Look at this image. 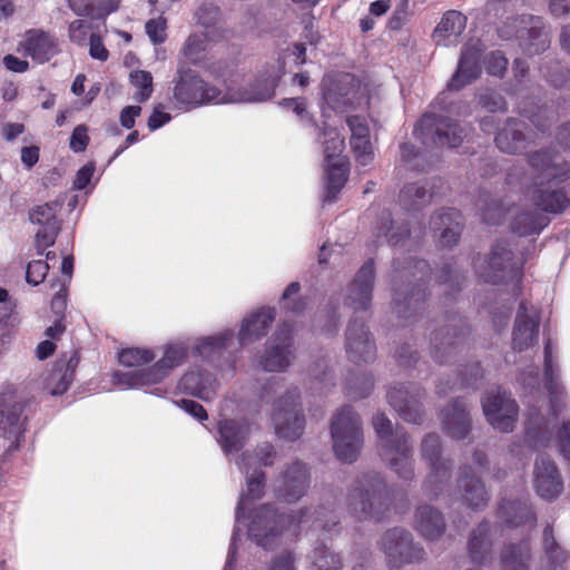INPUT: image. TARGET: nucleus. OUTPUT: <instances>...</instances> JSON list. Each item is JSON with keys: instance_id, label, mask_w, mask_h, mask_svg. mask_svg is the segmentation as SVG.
<instances>
[{"instance_id": "f257e3e1", "label": "nucleus", "mask_w": 570, "mask_h": 570, "mask_svg": "<svg viewBox=\"0 0 570 570\" xmlns=\"http://www.w3.org/2000/svg\"><path fill=\"white\" fill-rule=\"evenodd\" d=\"M274 460L275 451L273 445L268 443L261 445L255 455L244 452L235 459L236 465L246 478V492L239 497L236 522L247 527L249 538L258 546L267 548L275 542L277 537L286 529V525L304 527L311 523L314 529L322 528L326 530L335 525L337 523L336 517L324 507L313 511L303 510L297 518H294L292 515H278L272 505L263 504L245 517L244 511L264 493L265 474L259 470V466L272 465Z\"/></svg>"}, {"instance_id": "f03ea898", "label": "nucleus", "mask_w": 570, "mask_h": 570, "mask_svg": "<svg viewBox=\"0 0 570 570\" xmlns=\"http://www.w3.org/2000/svg\"><path fill=\"white\" fill-rule=\"evenodd\" d=\"M353 78L344 75L338 79L324 80L322 116L324 126L320 142L324 149V169L326 174V202H334L336 195L347 180L348 161L343 151L345 149L344 137L336 127L337 121H331L328 110L343 112L353 106L354 91Z\"/></svg>"}, {"instance_id": "7ed1b4c3", "label": "nucleus", "mask_w": 570, "mask_h": 570, "mask_svg": "<svg viewBox=\"0 0 570 570\" xmlns=\"http://www.w3.org/2000/svg\"><path fill=\"white\" fill-rule=\"evenodd\" d=\"M543 354L544 386L549 393V409L547 415L537 409L529 411L525 434L529 441L541 446L554 440L561 455L570 461V419H559V414L566 407L567 394L560 381L559 366L550 341L546 343Z\"/></svg>"}, {"instance_id": "20e7f679", "label": "nucleus", "mask_w": 570, "mask_h": 570, "mask_svg": "<svg viewBox=\"0 0 570 570\" xmlns=\"http://www.w3.org/2000/svg\"><path fill=\"white\" fill-rule=\"evenodd\" d=\"M285 72L282 60L273 62L249 87L222 92L206 83L191 71L180 73L174 88L175 100L188 108L206 104L261 102L273 97L275 88Z\"/></svg>"}, {"instance_id": "39448f33", "label": "nucleus", "mask_w": 570, "mask_h": 570, "mask_svg": "<svg viewBox=\"0 0 570 570\" xmlns=\"http://www.w3.org/2000/svg\"><path fill=\"white\" fill-rule=\"evenodd\" d=\"M529 163L534 177L528 189V195L544 212H562L568 206L569 200L564 193L553 188L551 183L568 177L570 175V164L564 163L559 155L552 154L550 150L531 154Z\"/></svg>"}, {"instance_id": "423d86ee", "label": "nucleus", "mask_w": 570, "mask_h": 570, "mask_svg": "<svg viewBox=\"0 0 570 570\" xmlns=\"http://www.w3.org/2000/svg\"><path fill=\"white\" fill-rule=\"evenodd\" d=\"M188 356V348L179 342L168 343L161 357L151 366L129 372H116L112 382L119 390L142 389L156 396H164L167 390L160 383L180 366Z\"/></svg>"}, {"instance_id": "0eeeda50", "label": "nucleus", "mask_w": 570, "mask_h": 570, "mask_svg": "<svg viewBox=\"0 0 570 570\" xmlns=\"http://www.w3.org/2000/svg\"><path fill=\"white\" fill-rule=\"evenodd\" d=\"M387 495L383 480L376 473L356 479L346 495V509L358 520L380 518L386 509Z\"/></svg>"}, {"instance_id": "6e6552de", "label": "nucleus", "mask_w": 570, "mask_h": 570, "mask_svg": "<svg viewBox=\"0 0 570 570\" xmlns=\"http://www.w3.org/2000/svg\"><path fill=\"white\" fill-rule=\"evenodd\" d=\"M373 428L380 439V455L390 468L402 479L413 476L412 449L406 435L396 430L393 432L391 421L382 413L373 417Z\"/></svg>"}, {"instance_id": "1a4fd4ad", "label": "nucleus", "mask_w": 570, "mask_h": 570, "mask_svg": "<svg viewBox=\"0 0 570 570\" xmlns=\"http://www.w3.org/2000/svg\"><path fill=\"white\" fill-rule=\"evenodd\" d=\"M333 449L338 460L351 463L356 460L363 444L358 415L348 406L342 407L331 423Z\"/></svg>"}, {"instance_id": "9d476101", "label": "nucleus", "mask_w": 570, "mask_h": 570, "mask_svg": "<svg viewBox=\"0 0 570 570\" xmlns=\"http://www.w3.org/2000/svg\"><path fill=\"white\" fill-rule=\"evenodd\" d=\"M415 138L426 148L459 146L465 131L455 121L448 117L424 115L413 131Z\"/></svg>"}, {"instance_id": "9b49d317", "label": "nucleus", "mask_w": 570, "mask_h": 570, "mask_svg": "<svg viewBox=\"0 0 570 570\" xmlns=\"http://www.w3.org/2000/svg\"><path fill=\"white\" fill-rule=\"evenodd\" d=\"M472 460V465H465L460 470L458 489L450 495H453L455 500H461L469 508L482 509L489 501V494L478 474L485 468L487 455L478 451L473 454Z\"/></svg>"}, {"instance_id": "f8f14e48", "label": "nucleus", "mask_w": 570, "mask_h": 570, "mask_svg": "<svg viewBox=\"0 0 570 570\" xmlns=\"http://www.w3.org/2000/svg\"><path fill=\"white\" fill-rule=\"evenodd\" d=\"M381 550L385 554L386 563L391 569H400L410 563L421 562L425 551L413 543L412 535L401 529H393L384 533L381 540Z\"/></svg>"}, {"instance_id": "ddd939ff", "label": "nucleus", "mask_w": 570, "mask_h": 570, "mask_svg": "<svg viewBox=\"0 0 570 570\" xmlns=\"http://www.w3.org/2000/svg\"><path fill=\"white\" fill-rule=\"evenodd\" d=\"M298 391L293 389L274 404L273 422L276 434L285 440H296L304 431L305 419L298 407Z\"/></svg>"}, {"instance_id": "4468645a", "label": "nucleus", "mask_w": 570, "mask_h": 570, "mask_svg": "<svg viewBox=\"0 0 570 570\" xmlns=\"http://www.w3.org/2000/svg\"><path fill=\"white\" fill-rule=\"evenodd\" d=\"M482 409L488 422L501 432H511L518 419V404L500 387L487 392Z\"/></svg>"}, {"instance_id": "2eb2a0df", "label": "nucleus", "mask_w": 570, "mask_h": 570, "mask_svg": "<svg viewBox=\"0 0 570 570\" xmlns=\"http://www.w3.org/2000/svg\"><path fill=\"white\" fill-rule=\"evenodd\" d=\"M481 276L490 283L512 281L518 284L522 273L519 263L513 259V254L507 244H497L487 261L485 268L481 272Z\"/></svg>"}, {"instance_id": "dca6fc26", "label": "nucleus", "mask_w": 570, "mask_h": 570, "mask_svg": "<svg viewBox=\"0 0 570 570\" xmlns=\"http://www.w3.org/2000/svg\"><path fill=\"white\" fill-rule=\"evenodd\" d=\"M22 407L20 399L13 391L0 394V431L11 441L10 449H17L23 438Z\"/></svg>"}, {"instance_id": "f3484780", "label": "nucleus", "mask_w": 570, "mask_h": 570, "mask_svg": "<svg viewBox=\"0 0 570 570\" xmlns=\"http://www.w3.org/2000/svg\"><path fill=\"white\" fill-rule=\"evenodd\" d=\"M422 456L431 465V472L425 482V489L431 495L438 497L449 479L450 466L441 456L440 439L436 434H429L423 440Z\"/></svg>"}, {"instance_id": "a211bd4d", "label": "nucleus", "mask_w": 570, "mask_h": 570, "mask_svg": "<svg viewBox=\"0 0 570 570\" xmlns=\"http://www.w3.org/2000/svg\"><path fill=\"white\" fill-rule=\"evenodd\" d=\"M514 35L518 39L524 41L527 50L530 53H538L548 47L547 35L542 29V22L539 17L522 16L515 18L511 24L501 30V36L509 38Z\"/></svg>"}, {"instance_id": "6ab92c4d", "label": "nucleus", "mask_w": 570, "mask_h": 570, "mask_svg": "<svg viewBox=\"0 0 570 570\" xmlns=\"http://www.w3.org/2000/svg\"><path fill=\"white\" fill-rule=\"evenodd\" d=\"M220 387L217 377L206 366L190 367L178 381L177 389L206 402L216 397Z\"/></svg>"}, {"instance_id": "aec40b11", "label": "nucleus", "mask_w": 570, "mask_h": 570, "mask_svg": "<svg viewBox=\"0 0 570 570\" xmlns=\"http://www.w3.org/2000/svg\"><path fill=\"white\" fill-rule=\"evenodd\" d=\"M540 317L538 309L521 302L512 331V348L522 352L533 346L539 335Z\"/></svg>"}, {"instance_id": "412c9836", "label": "nucleus", "mask_w": 570, "mask_h": 570, "mask_svg": "<svg viewBox=\"0 0 570 570\" xmlns=\"http://www.w3.org/2000/svg\"><path fill=\"white\" fill-rule=\"evenodd\" d=\"M18 51L24 57H30L37 63H45L59 51L58 39L41 29H30L24 32L19 43Z\"/></svg>"}, {"instance_id": "4be33fe9", "label": "nucleus", "mask_w": 570, "mask_h": 570, "mask_svg": "<svg viewBox=\"0 0 570 570\" xmlns=\"http://www.w3.org/2000/svg\"><path fill=\"white\" fill-rule=\"evenodd\" d=\"M345 350L354 363L371 362L375 357V344L364 323L358 320L350 322L345 333Z\"/></svg>"}, {"instance_id": "5701e85b", "label": "nucleus", "mask_w": 570, "mask_h": 570, "mask_svg": "<svg viewBox=\"0 0 570 570\" xmlns=\"http://www.w3.org/2000/svg\"><path fill=\"white\" fill-rule=\"evenodd\" d=\"M292 358L289 330L287 325H283L274 334L266 355L259 361V366L266 372H283L289 366Z\"/></svg>"}, {"instance_id": "b1692460", "label": "nucleus", "mask_w": 570, "mask_h": 570, "mask_svg": "<svg viewBox=\"0 0 570 570\" xmlns=\"http://www.w3.org/2000/svg\"><path fill=\"white\" fill-rule=\"evenodd\" d=\"M533 484L537 493L546 500L556 499L561 494L563 483L552 460L543 455L535 460Z\"/></svg>"}, {"instance_id": "393cba45", "label": "nucleus", "mask_w": 570, "mask_h": 570, "mask_svg": "<svg viewBox=\"0 0 570 570\" xmlns=\"http://www.w3.org/2000/svg\"><path fill=\"white\" fill-rule=\"evenodd\" d=\"M421 390L414 385L393 386L387 392V400L391 406L404 421L412 423H417L421 420Z\"/></svg>"}, {"instance_id": "a878e982", "label": "nucleus", "mask_w": 570, "mask_h": 570, "mask_svg": "<svg viewBox=\"0 0 570 570\" xmlns=\"http://www.w3.org/2000/svg\"><path fill=\"white\" fill-rule=\"evenodd\" d=\"M308 487V473L305 464L294 462L289 465L276 481V492L278 498L294 502L301 499Z\"/></svg>"}, {"instance_id": "bb28decb", "label": "nucleus", "mask_w": 570, "mask_h": 570, "mask_svg": "<svg viewBox=\"0 0 570 570\" xmlns=\"http://www.w3.org/2000/svg\"><path fill=\"white\" fill-rule=\"evenodd\" d=\"M374 267L372 262L365 263L357 272L346 289L345 303L355 312L366 311L372 299Z\"/></svg>"}, {"instance_id": "cd10ccee", "label": "nucleus", "mask_w": 570, "mask_h": 570, "mask_svg": "<svg viewBox=\"0 0 570 570\" xmlns=\"http://www.w3.org/2000/svg\"><path fill=\"white\" fill-rule=\"evenodd\" d=\"M250 432L246 421L222 419L218 423L217 441L228 458L237 453L245 445Z\"/></svg>"}, {"instance_id": "c85d7f7f", "label": "nucleus", "mask_w": 570, "mask_h": 570, "mask_svg": "<svg viewBox=\"0 0 570 570\" xmlns=\"http://www.w3.org/2000/svg\"><path fill=\"white\" fill-rule=\"evenodd\" d=\"M481 73L479 43H466L462 50L456 72L448 87L451 90H460L475 80Z\"/></svg>"}, {"instance_id": "c756f323", "label": "nucleus", "mask_w": 570, "mask_h": 570, "mask_svg": "<svg viewBox=\"0 0 570 570\" xmlns=\"http://www.w3.org/2000/svg\"><path fill=\"white\" fill-rule=\"evenodd\" d=\"M275 318V311L271 307H262L246 315L238 332L240 346L247 345L263 337Z\"/></svg>"}, {"instance_id": "7c9ffc66", "label": "nucleus", "mask_w": 570, "mask_h": 570, "mask_svg": "<svg viewBox=\"0 0 570 570\" xmlns=\"http://www.w3.org/2000/svg\"><path fill=\"white\" fill-rule=\"evenodd\" d=\"M430 228L435 233L440 232L439 243L442 247H451L461 235V215L453 208L436 213L431 217Z\"/></svg>"}, {"instance_id": "2f4dec72", "label": "nucleus", "mask_w": 570, "mask_h": 570, "mask_svg": "<svg viewBox=\"0 0 570 570\" xmlns=\"http://www.w3.org/2000/svg\"><path fill=\"white\" fill-rule=\"evenodd\" d=\"M351 130V146L358 164L366 166L374 158L373 148L370 141V130L364 118L352 116L346 118Z\"/></svg>"}, {"instance_id": "473e14b6", "label": "nucleus", "mask_w": 570, "mask_h": 570, "mask_svg": "<svg viewBox=\"0 0 570 570\" xmlns=\"http://www.w3.org/2000/svg\"><path fill=\"white\" fill-rule=\"evenodd\" d=\"M466 27V18L456 10L445 12L433 31V40L438 46L450 47L458 43Z\"/></svg>"}, {"instance_id": "72a5a7b5", "label": "nucleus", "mask_w": 570, "mask_h": 570, "mask_svg": "<svg viewBox=\"0 0 570 570\" xmlns=\"http://www.w3.org/2000/svg\"><path fill=\"white\" fill-rule=\"evenodd\" d=\"M442 422L446 432L454 439H463L470 430V416L466 404L456 401L444 410Z\"/></svg>"}, {"instance_id": "f704fd0d", "label": "nucleus", "mask_w": 570, "mask_h": 570, "mask_svg": "<svg viewBox=\"0 0 570 570\" xmlns=\"http://www.w3.org/2000/svg\"><path fill=\"white\" fill-rule=\"evenodd\" d=\"M415 529L426 539L440 537L445 529L442 514L431 505H421L414 517Z\"/></svg>"}, {"instance_id": "c9c22d12", "label": "nucleus", "mask_w": 570, "mask_h": 570, "mask_svg": "<svg viewBox=\"0 0 570 570\" xmlns=\"http://www.w3.org/2000/svg\"><path fill=\"white\" fill-rule=\"evenodd\" d=\"M234 332L224 330L214 335L198 340L194 346V353L207 361H213L227 350L233 342Z\"/></svg>"}, {"instance_id": "e433bc0d", "label": "nucleus", "mask_w": 570, "mask_h": 570, "mask_svg": "<svg viewBox=\"0 0 570 570\" xmlns=\"http://www.w3.org/2000/svg\"><path fill=\"white\" fill-rule=\"evenodd\" d=\"M523 124L518 120H511L499 131L495 137L498 147L509 154H515L523 150L527 146V139L522 131Z\"/></svg>"}, {"instance_id": "4c0bfd02", "label": "nucleus", "mask_w": 570, "mask_h": 570, "mask_svg": "<svg viewBox=\"0 0 570 570\" xmlns=\"http://www.w3.org/2000/svg\"><path fill=\"white\" fill-rule=\"evenodd\" d=\"M434 191L428 181L405 186L400 193V203L406 210H417L430 203Z\"/></svg>"}, {"instance_id": "58836bf2", "label": "nucleus", "mask_w": 570, "mask_h": 570, "mask_svg": "<svg viewBox=\"0 0 570 570\" xmlns=\"http://www.w3.org/2000/svg\"><path fill=\"white\" fill-rule=\"evenodd\" d=\"M376 243H387L397 245L404 237L409 235V229L404 225L394 226V222L389 212L382 213L379 222L374 227Z\"/></svg>"}, {"instance_id": "ea45409f", "label": "nucleus", "mask_w": 570, "mask_h": 570, "mask_svg": "<svg viewBox=\"0 0 570 570\" xmlns=\"http://www.w3.org/2000/svg\"><path fill=\"white\" fill-rule=\"evenodd\" d=\"M499 514L508 524L515 527L525 523L532 525L535 521V515L527 501H503Z\"/></svg>"}, {"instance_id": "a19ab883", "label": "nucleus", "mask_w": 570, "mask_h": 570, "mask_svg": "<svg viewBox=\"0 0 570 570\" xmlns=\"http://www.w3.org/2000/svg\"><path fill=\"white\" fill-rule=\"evenodd\" d=\"M489 524L481 523L473 530L468 548L474 562L484 563L490 556Z\"/></svg>"}, {"instance_id": "79ce46f5", "label": "nucleus", "mask_w": 570, "mask_h": 570, "mask_svg": "<svg viewBox=\"0 0 570 570\" xmlns=\"http://www.w3.org/2000/svg\"><path fill=\"white\" fill-rule=\"evenodd\" d=\"M543 546L546 549V561L541 570H567L564 567L566 552L557 546L552 535V529L547 527L543 532Z\"/></svg>"}, {"instance_id": "37998d69", "label": "nucleus", "mask_w": 570, "mask_h": 570, "mask_svg": "<svg viewBox=\"0 0 570 570\" xmlns=\"http://www.w3.org/2000/svg\"><path fill=\"white\" fill-rule=\"evenodd\" d=\"M530 549L527 543L509 546L502 553L503 570H529Z\"/></svg>"}, {"instance_id": "c03bdc74", "label": "nucleus", "mask_w": 570, "mask_h": 570, "mask_svg": "<svg viewBox=\"0 0 570 570\" xmlns=\"http://www.w3.org/2000/svg\"><path fill=\"white\" fill-rule=\"evenodd\" d=\"M156 357L153 350L147 347H128L119 352L120 364L126 367H139L151 363Z\"/></svg>"}, {"instance_id": "a18cd8bd", "label": "nucleus", "mask_w": 570, "mask_h": 570, "mask_svg": "<svg viewBox=\"0 0 570 570\" xmlns=\"http://www.w3.org/2000/svg\"><path fill=\"white\" fill-rule=\"evenodd\" d=\"M311 560L315 570H337L342 564L340 557L326 546L316 547L311 554Z\"/></svg>"}, {"instance_id": "49530a36", "label": "nucleus", "mask_w": 570, "mask_h": 570, "mask_svg": "<svg viewBox=\"0 0 570 570\" xmlns=\"http://www.w3.org/2000/svg\"><path fill=\"white\" fill-rule=\"evenodd\" d=\"M130 83L137 89L135 99L145 102L153 94V76L146 70H134L129 75Z\"/></svg>"}, {"instance_id": "de8ad7c7", "label": "nucleus", "mask_w": 570, "mask_h": 570, "mask_svg": "<svg viewBox=\"0 0 570 570\" xmlns=\"http://www.w3.org/2000/svg\"><path fill=\"white\" fill-rule=\"evenodd\" d=\"M58 208L59 205L57 203L37 206L30 213V220L42 227L59 226V222L56 218Z\"/></svg>"}, {"instance_id": "09e8293b", "label": "nucleus", "mask_w": 570, "mask_h": 570, "mask_svg": "<svg viewBox=\"0 0 570 570\" xmlns=\"http://www.w3.org/2000/svg\"><path fill=\"white\" fill-rule=\"evenodd\" d=\"M540 225L534 217V215L530 213H523L519 215L512 225V229L519 236H527L532 234H538L540 230Z\"/></svg>"}, {"instance_id": "8fccbe9b", "label": "nucleus", "mask_w": 570, "mask_h": 570, "mask_svg": "<svg viewBox=\"0 0 570 570\" xmlns=\"http://www.w3.org/2000/svg\"><path fill=\"white\" fill-rule=\"evenodd\" d=\"M207 38H209V32L193 35L188 38L185 46V55L190 61L196 62L202 59L200 52L206 50L205 40Z\"/></svg>"}, {"instance_id": "3c124183", "label": "nucleus", "mask_w": 570, "mask_h": 570, "mask_svg": "<svg viewBox=\"0 0 570 570\" xmlns=\"http://www.w3.org/2000/svg\"><path fill=\"white\" fill-rule=\"evenodd\" d=\"M299 283L297 282H294V283H291L283 296H282V304H283V307L293 312L294 314H298L301 313L304 308H305V302L299 298V299H294L293 296H295L298 292H299Z\"/></svg>"}, {"instance_id": "603ef678", "label": "nucleus", "mask_w": 570, "mask_h": 570, "mask_svg": "<svg viewBox=\"0 0 570 570\" xmlns=\"http://www.w3.org/2000/svg\"><path fill=\"white\" fill-rule=\"evenodd\" d=\"M59 226L42 227L36 233L35 245L38 254H42L48 247L55 244Z\"/></svg>"}, {"instance_id": "864d4df0", "label": "nucleus", "mask_w": 570, "mask_h": 570, "mask_svg": "<svg viewBox=\"0 0 570 570\" xmlns=\"http://www.w3.org/2000/svg\"><path fill=\"white\" fill-rule=\"evenodd\" d=\"M198 22L209 29L215 27L220 21L219 9L214 4H204L196 13Z\"/></svg>"}, {"instance_id": "5fc2aeb1", "label": "nucleus", "mask_w": 570, "mask_h": 570, "mask_svg": "<svg viewBox=\"0 0 570 570\" xmlns=\"http://www.w3.org/2000/svg\"><path fill=\"white\" fill-rule=\"evenodd\" d=\"M49 269V265L41 259L30 262L27 266L26 279L31 285H39L43 282Z\"/></svg>"}, {"instance_id": "6e6d98bb", "label": "nucleus", "mask_w": 570, "mask_h": 570, "mask_svg": "<svg viewBox=\"0 0 570 570\" xmlns=\"http://www.w3.org/2000/svg\"><path fill=\"white\" fill-rule=\"evenodd\" d=\"M410 16V1L401 0L389 20L390 29L400 30L409 21Z\"/></svg>"}, {"instance_id": "4d7b16f0", "label": "nucleus", "mask_w": 570, "mask_h": 570, "mask_svg": "<svg viewBox=\"0 0 570 570\" xmlns=\"http://www.w3.org/2000/svg\"><path fill=\"white\" fill-rule=\"evenodd\" d=\"M146 32L154 43H161L166 39V21L159 17L146 22Z\"/></svg>"}, {"instance_id": "13d9d810", "label": "nucleus", "mask_w": 570, "mask_h": 570, "mask_svg": "<svg viewBox=\"0 0 570 570\" xmlns=\"http://www.w3.org/2000/svg\"><path fill=\"white\" fill-rule=\"evenodd\" d=\"M90 29V24L86 21L75 20L69 26V38L79 46H86Z\"/></svg>"}, {"instance_id": "bf43d9fd", "label": "nucleus", "mask_w": 570, "mask_h": 570, "mask_svg": "<svg viewBox=\"0 0 570 570\" xmlns=\"http://www.w3.org/2000/svg\"><path fill=\"white\" fill-rule=\"evenodd\" d=\"M120 0H92L90 17L99 19L116 11Z\"/></svg>"}, {"instance_id": "052dcab7", "label": "nucleus", "mask_w": 570, "mask_h": 570, "mask_svg": "<svg viewBox=\"0 0 570 570\" xmlns=\"http://www.w3.org/2000/svg\"><path fill=\"white\" fill-rule=\"evenodd\" d=\"M88 142L89 137L87 135V127L83 125L77 126L70 137V148L75 153H81L86 149Z\"/></svg>"}, {"instance_id": "680f3d73", "label": "nucleus", "mask_w": 570, "mask_h": 570, "mask_svg": "<svg viewBox=\"0 0 570 570\" xmlns=\"http://www.w3.org/2000/svg\"><path fill=\"white\" fill-rule=\"evenodd\" d=\"M175 404L199 421L207 420L208 415L204 406L193 400L175 401Z\"/></svg>"}, {"instance_id": "e2e57ef3", "label": "nucleus", "mask_w": 570, "mask_h": 570, "mask_svg": "<svg viewBox=\"0 0 570 570\" xmlns=\"http://www.w3.org/2000/svg\"><path fill=\"white\" fill-rule=\"evenodd\" d=\"M59 380L58 384L51 390L53 395L62 394L67 391L68 386L72 381V372L66 368L63 372L61 370H55L51 374V381Z\"/></svg>"}, {"instance_id": "0e129e2a", "label": "nucleus", "mask_w": 570, "mask_h": 570, "mask_svg": "<svg viewBox=\"0 0 570 570\" xmlns=\"http://www.w3.org/2000/svg\"><path fill=\"white\" fill-rule=\"evenodd\" d=\"M95 165L92 163L86 164L82 166L76 175L73 180V188L77 190H82L90 183L94 174H95Z\"/></svg>"}, {"instance_id": "69168bd1", "label": "nucleus", "mask_w": 570, "mask_h": 570, "mask_svg": "<svg viewBox=\"0 0 570 570\" xmlns=\"http://www.w3.org/2000/svg\"><path fill=\"white\" fill-rule=\"evenodd\" d=\"M171 119L170 114L163 111V107L159 105L154 108V111L148 119V128L154 131L169 122Z\"/></svg>"}, {"instance_id": "338daca9", "label": "nucleus", "mask_w": 570, "mask_h": 570, "mask_svg": "<svg viewBox=\"0 0 570 570\" xmlns=\"http://www.w3.org/2000/svg\"><path fill=\"white\" fill-rule=\"evenodd\" d=\"M507 65L508 60L500 52H492L489 57L487 70L490 75L502 76Z\"/></svg>"}, {"instance_id": "774afa93", "label": "nucleus", "mask_w": 570, "mask_h": 570, "mask_svg": "<svg viewBox=\"0 0 570 570\" xmlns=\"http://www.w3.org/2000/svg\"><path fill=\"white\" fill-rule=\"evenodd\" d=\"M480 104L491 112L503 110L505 107L503 98L495 92L482 95L480 97Z\"/></svg>"}]
</instances>
